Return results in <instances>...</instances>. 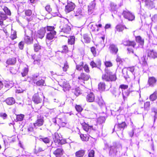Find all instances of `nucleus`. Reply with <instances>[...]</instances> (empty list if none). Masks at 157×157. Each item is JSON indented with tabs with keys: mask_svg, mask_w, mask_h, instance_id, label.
Segmentation results:
<instances>
[{
	"mask_svg": "<svg viewBox=\"0 0 157 157\" xmlns=\"http://www.w3.org/2000/svg\"><path fill=\"white\" fill-rule=\"evenodd\" d=\"M44 123V120L42 118H38L34 123V125L35 127L40 126L43 124Z\"/></svg>",
	"mask_w": 157,
	"mask_h": 157,
	"instance_id": "obj_17",
	"label": "nucleus"
},
{
	"mask_svg": "<svg viewBox=\"0 0 157 157\" xmlns=\"http://www.w3.org/2000/svg\"><path fill=\"white\" fill-rule=\"evenodd\" d=\"M83 63L82 62L81 64H77L76 65V70L79 71H82L83 68Z\"/></svg>",
	"mask_w": 157,
	"mask_h": 157,
	"instance_id": "obj_36",
	"label": "nucleus"
},
{
	"mask_svg": "<svg viewBox=\"0 0 157 157\" xmlns=\"http://www.w3.org/2000/svg\"><path fill=\"white\" fill-rule=\"evenodd\" d=\"M101 78L103 81L109 82V71H106L104 74L102 75Z\"/></svg>",
	"mask_w": 157,
	"mask_h": 157,
	"instance_id": "obj_23",
	"label": "nucleus"
},
{
	"mask_svg": "<svg viewBox=\"0 0 157 157\" xmlns=\"http://www.w3.org/2000/svg\"><path fill=\"white\" fill-rule=\"evenodd\" d=\"M53 153L56 157H60L63 154V150L61 148H57Z\"/></svg>",
	"mask_w": 157,
	"mask_h": 157,
	"instance_id": "obj_15",
	"label": "nucleus"
},
{
	"mask_svg": "<svg viewBox=\"0 0 157 157\" xmlns=\"http://www.w3.org/2000/svg\"><path fill=\"white\" fill-rule=\"evenodd\" d=\"M116 60L117 63H118L120 64L121 63L123 62L122 59L118 56H117Z\"/></svg>",
	"mask_w": 157,
	"mask_h": 157,
	"instance_id": "obj_54",
	"label": "nucleus"
},
{
	"mask_svg": "<svg viewBox=\"0 0 157 157\" xmlns=\"http://www.w3.org/2000/svg\"><path fill=\"white\" fill-rule=\"evenodd\" d=\"M75 7V4L71 2L69 3V12L73 10Z\"/></svg>",
	"mask_w": 157,
	"mask_h": 157,
	"instance_id": "obj_42",
	"label": "nucleus"
},
{
	"mask_svg": "<svg viewBox=\"0 0 157 157\" xmlns=\"http://www.w3.org/2000/svg\"><path fill=\"white\" fill-rule=\"evenodd\" d=\"M60 139V142L59 143V146L61 144H64L66 143V140L65 139H63L62 137V139Z\"/></svg>",
	"mask_w": 157,
	"mask_h": 157,
	"instance_id": "obj_61",
	"label": "nucleus"
},
{
	"mask_svg": "<svg viewBox=\"0 0 157 157\" xmlns=\"http://www.w3.org/2000/svg\"><path fill=\"white\" fill-rule=\"evenodd\" d=\"M96 4L94 2H92L88 6V12L89 14H91L93 12Z\"/></svg>",
	"mask_w": 157,
	"mask_h": 157,
	"instance_id": "obj_11",
	"label": "nucleus"
},
{
	"mask_svg": "<svg viewBox=\"0 0 157 157\" xmlns=\"http://www.w3.org/2000/svg\"><path fill=\"white\" fill-rule=\"evenodd\" d=\"M46 32V29L45 28L41 29L38 32V36L40 39H42L44 36Z\"/></svg>",
	"mask_w": 157,
	"mask_h": 157,
	"instance_id": "obj_14",
	"label": "nucleus"
},
{
	"mask_svg": "<svg viewBox=\"0 0 157 157\" xmlns=\"http://www.w3.org/2000/svg\"><path fill=\"white\" fill-rule=\"evenodd\" d=\"M90 64L92 68L96 67H97V65L96 63L93 61H92L90 62Z\"/></svg>",
	"mask_w": 157,
	"mask_h": 157,
	"instance_id": "obj_53",
	"label": "nucleus"
},
{
	"mask_svg": "<svg viewBox=\"0 0 157 157\" xmlns=\"http://www.w3.org/2000/svg\"><path fill=\"white\" fill-rule=\"evenodd\" d=\"M98 103L100 106H102L104 104V102L102 99H99Z\"/></svg>",
	"mask_w": 157,
	"mask_h": 157,
	"instance_id": "obj_55",
	"label": "nucleus"
},
{
	"mask_svg": "<svg viewBox=\"0 0 157 157\" xmlns=\"http://www.w3.org/2000/svg\"><path fill=\"white\" fill-rule=\"evenodd\" d=\"M128 86L127 85L122 84L120 85L119 88L121 89L125 90L128 88Z\"/></svg>",
	"mask_w": 157,
	"mask_h": 157,
	"instance_id": "obj_49",
	"label": "nucleus"
},
{
	"mask_svg": "<svg viewBox=\"0 0 157 157\" xmlns=\"http://www.w3.org/2000/svg\"><path fill=\"white\" fill-rule=\"evenodd\" d=\"M33 47L35 51L36 52L38 51L41 49V46L38 43L34 44Z\"/></svg>",
	"mask_w": 157,
	"mask_h": 157,
	"instance_id": "obj_32",
	"label": "nucleus"
},
{
	"mask_svg": "<svg viewBox=\"0 0 157 157\" xmlns=\"http://www.w3.org/2000/svg\"><path fill=\"white\" fill-rule=\"evenodd\" d=\"M33 101L35 103L37 104L40 103L41 101L42 100L40 99H33Z\"/></svg>",
	"mask_w": 157,
	"mask_h": 157,
	"instance_id": "obj_59",
	"label": "nucleus"
},
{
	"mask_svg": "<svg viewBox=\"0 0 157 157\" xmlns=\"http://www.w3.org/2000/svg\"><path fill=\"white\" fill-rule=\"evenodd\" d=\"M45 9L46 11H47L49 13H50L52 10V8L50 7V5L47 6L45 7Z\"/></svg>",
	"mask_w": 157,
	"mask_h": 157,
	"instance_id": "obj_57",
	"label": "nucleus"
},
{
	"mask_svg": "<svg viewBox=\"0 0 157 157\" xmlns=\"http://www.w3.org/2000/svg\"><path fill=\"white\" fill-rule=\"evenodd\" d=\"M80 137L81 140L83 141H87L89 139V136L86 134H81L80 135Z\"/></svg>",
	"mask_w": 157,
	"mask_h": 157,
	"instance_id": "obj_29",
	"label": "nucleus"
},
{
	"mask_svg": "<svg viewBox=\"0 0 157 157\" xmlns=\"http://www.w3.org/2000/svg\"><path fill=\"white\" fill-rule=\"evenodd\" d=\"M63 50L62 52L66 53L68 52V48L67 46L65 45L63 47Z\"/></svg>",
	"mask_w": 157,
	"mask_h": 157,
	"instance_id": "obj_52",
	"label": "nucleus"
},
{
	"mask_svg": "<svg viewBox=\"0 0 157 157\" xmlns=\"http://www.w3.org/2000/svg\"><path fill=\"white\" fill-rule=\"evenodd\" d=\"M152 112L155 113V115L154 116L155 118L157 119V110L154 108L152 110Z\"/></svg>",
	"mask_w": 157,
	"mask_h": 157,
	"instance_id": "obj_63",
	"label": "nucleus"
},
{
	"mask_svg": "<svg viewBox=\"0 0 157 157\" xmlns=\"http://www.w3.org/2000/svg\"><path fill=\"white\" fill-rule=\"evenodd\" d=\"M85 153V151L83 149H80L76 151L75 153V156L77 157H83Z\"/></svg>",
	"mask_w": 157,
	"mask_h": 157,
	"instance_id": "obj_20",
	"label": "nucleus"
},
{
	"mask_svg": "<svg viewBox=\"0 0 157 157\" xmlns=\"http://www.w3.org/2000/svg\"><path fill=\"white\" fill-rule=\"evenodd\" d=\"M157 82L156 78L154 76L148 77L147 83L150 86H153L156 84Z\"/></svg>",
	"mask_w": 157,
	"mask_h": 157,
	"instance_id": "obj_10",
	"label": "nucleus"
},
{
	"mask_svg": "<svg viewBox=\"0 0 157 157\" xmlns=\"http://www.w3.org/2000/svg\"><path fill=\"white\" fill-rule=\"evenodd\" d=\"M147 57L155 59L157 58V52L154 50L148 49L146 51Z\"/></svg>",
	"mask_w": 157,
	"mask_h": 157,
	"instance_id": "obj_6",
	"label": "nucleus"
},
{
	"mask_svg": "<svg viewBox=\"0 0 157 157\" xmlns=\"http://www.w3.org/2000/svg\"><path fill=\"white\" fill-rule=\"evenodd\" d=\"M150 98H157V91H155L150 95Z\"/></svg>",
	"mask_w": 157,
	"mask_h": 157,
	"instance_id": "obj_51",
	"label": "nucleus"
},
{
	"mask_svg": "<svg viewBox=\"0 0 157 157\" xmlns=\"http://www.w3.org/2000/svg\"><path fill=\"white\" fill-rule=\"evenodd\" d=\"M150 104V102H146L144 104V108L145 110H148L149 109Z\"/></svg>",
	"mask_w": 157,
	"mask_h": 157,
	"instance_id": "obj_38",
	"label": "nucleus"
},
{
	"mask_svg": "<svg viewBox=\"0 0 157 157\" xmlns=\"http://www.w3.org/2000/svg\"><path fill=\"white\" fill-rule=\"evenodd\" d=\"M25 14L27 16H30L32 14V12L30 10H27L25 11Z\"/></svg>",
	"mask_w": 157,
	"mask_h": 157,
	"instance_id": "obj_56",
	"label": "nucleus"
},
{
	"mask_svg": "<svg viewBox=\"0 0 157 157\" xmlns=\"http://www.w3.org/2000/svg\"><path fill=\"white\" fill-rule=\"evenodd\" d=\"M127 28L124 26L121 25H118L116 27V32H122L124 29Z\"/></svg>",
	"mask_w": 157,
	"mask_h": 157,
	"instance_id": "obj_19",
	"label": "nucleus"
},
{
	"mask_svg": "<svg viewBox=\"0 0 157 157\" xmlns=\"http://www.w3.org/2000/svg\"><path fill=\"white\" fill-rule=\"evenodd\" d=\"M7 17L6 14L3 12H0V25L2 26L3 25V21L6 19Z\"/></svg>",
	"mask_w": 157,
	"mask_h": 157,
	"instance_id": "obj_16",
	"label": "nucleus"
},
{
	"mask_svg": "<svg viewBox=\"0 0 157 157\" xmlns=\"http://www.w3.org/2000/svg\"><path fill=\"white\" fill-rule=\"evenodd\" d=\"M110 52L113 54H116L118 51V48L117 46L114 44H110L109 47Z\"/></svg>",
	"mask_w": 157,
	"mask_h": 157,
	"instance_id": "obj_4",
	"label": "nucleus"
},
{
	"mask_svg": "<svg viewBox=\"0 0 157 157\" xmlns=\"http://www.w3.org/2000/svg\"><path fill=\"white\" fill-rule=\"evenodd\" d=\"M122 14L124 18L128 21H132L135 18V16L131 12L127 10H124Z\"/></svg>",
	"mask_w": 157,
	"mask_h": 157,
	"instance_id": "obj_2",
	"label": "nucleus"
},
{
	"mask_svg": "<svg viewBox=\"0 0 157 157\" xmlns=\"http://www.w3.org/2000/svg\"><path fill=\"white\" fill-rule=\"evenodd\" d=\"M5 101L7 105H13L15 103L14 99H6Z\"/></svg>",
	"mask_w": 157,
	"mask_h": 157,
	"instance_id": "obj_27",
	"label": "nucleus"
},
{
	"mask_svg": "<svg viewBox=\"0 0 157 157\" xmlns=\"http://www.w3.org/2000/svg\"><path fill=\"white\" fill-rule=\"evenodd\" d=\"M123 45L125 46L131 47L134 48L136 45V43L134 40H126L123 42Z\"/></svg>",
	"mask_w": 157,
	"mask_h": 157,
	"instance_id": "obj_5",
	"label": "nucleus"
},
{
	"mask_svg": "<svg viewBox=\"0 0 157 157\" xmlns=\"http://www.w3.org/2000/svg\"><path fill=\"white\" fill-rule=\"evenodd\" d=\"M75 108L76 110L78 112H80L83 110L82 107L80 105H76L75 106Z\"/></svg>",
	"mask_w": 157,
	"mask_h": 157,
	"instance_id": "obj_37",
	"label": "nucleus"
},
{
	"mask_svg": "<svg viewBox=\"0 0 157 157\" xmlns=\"http://www.w3.org/2000/svg\"><path fill=\"white\" fill-rule=\"evenodd\" d=\"M91 29L92 31H98L99 30V29L97 28L96 29L94 26L93 25H92L91 27Z\"/></svg>",
	"mask_w": 157,
	"mask_h": 157,
	"instance_id": "obj_60",
	"label": "nucleus"
},
{
	"mask_svg": "<svg viewBox=\"0 0 157 157\" xmlns=\"http://www.w3.org/2000/svg\"><path fill=\"white\" fill-rule=\"evenodd\" d=\"M122 72L125 78H130L131 74L129 73V71H127V69H126V70H123Z\"/></svg>",
	"mask_w": 157,
	"mask_h": 157,
	"instance_id": "obj_28",
	"label": "nucleus"
},
{
	"mask_svg": "<svg viewBox=\"0 0 157 157\" xmlns=\"http://www.w3.org/2000/svg\"><path fill=\"white\" fill-rule=\"evenodd\" d=\"M105 89V85L104 82H100L98 84V89L101 91H104Z\"/></svg>",
	"mask_w": 157,
	"mask_h": 157,
	"instance_id": "obj_24",
	"label": "nucleus"
},
{
	"mask_svg": "<svg viewBox=\"0 0 157 157\" xmlns=\"http://www.w3.org/2000/svg\"><path fill=\"white\" fill-rule=\"evenodd\" d=\"M52 139L53 142H52V145L53 147H56L59 146V143L60 142V139H62L61 135H59L58 133H55L52 135Z\"/></svg>",
	"mask_w": 157,
	"mask_h": 157,
	"instance_id": "obj_1",
	"label": "nucleus"
},
{
	"mask_svg": "<svg viewBox=\"0 0 157 157\" xmlns=\"http://www.w3.org/2000/svg\"><path fill=\"white\" fill-rule=\"evenodd\" d=\"M127 125L125 121L122 122L121 123L116 124L115 126V128H116L117 131H119L122 129H124L127 127Z\"/></svg>",
	"mask_w": 157,
	"mask_h": 157,
	"instance_id": "obj_9",
	"label": "nucleus"
},
{
	"mask_svg": "<svg viewBox=\"0 0 157 157\" xmlns=\"http://www.w3.org/2000/svg\"><path fill=\"white\" fill-rule=\"evenodd\" d=\"M109 82L115 81L117 79L116 74L111 71H109Z\"/></svg>",
	"mask_w": 157,
	"mask_h": 157,
	"instance_id": "obj_12",
	"label": "nucleus"
},
{
	"mask_svg": "<svg viewBox=\"0 0 157 157\" xmlns=\"http://www.w3.org/2000/svg\"><path fill=\"white\" fill-rule=\"evenodd\" d=\"M105 65L106 67H110L113 66L112 63L110 61H106L105 62Z\"/></svg>",
	"mask_w": 157,
	"mask_h": 157,
	"instance_id": "obj_43",
	"label": "nucleus"
},
{
	"mask_svg": "<svg viewBox=\"0 0 157 157\" xmlns=\"http://www.w3.org/2000/svg\"><path fill=\"white\" fill-rule=\"evenodd\" d=\"M40 140L43 141L46 144L48 143L50 141V139L48 137H45L44 138H40Z\"/></svg>",
	"mask_w": 157,
	"mask_h": 157,
	"instance_id": "obj_45",
	"label": "nucleus"
},
{
	"mask_svg": "<svg viewBox=\"0 0 157 157\" xmlns=\"http://www.w3.org/2000/svg\"><path fill=\"white\" fill-rule=\"evenodd\" d=\"M105 120L106 118L105 117L100 116L97 119V123L98 124H101L105 122Z\"/></svg>",
	"mask_w": 157,
	"mask_h": 157,
	"instance_id": "obj_25",
	"label": "nucleus"
},
{
	"mask_svg": "<svg viewBox=\"0 0 157 157\" xmlns=\"http://www.w3.org/2000/svg\"><path fill=\"white\" fill-rule=\"evenodd\" d=\"M82 37L84 40V42L86 43H89L90 41V38L89 35L88 33H85L83 35Z\"/></svg>",
	"mask_w": 157,
	"mask_h": 157,
	"instance_id": "obj_22",
	"label": "nucleus"
},
{
	"mask_svg": "<svg viewBox=\"0 0 157 157\" xmlns=\"http://www.w3.org/2000/svg\"><path fill=\"white\" fill-rule=\"evenodd\" d=\"M90 78V76L89 75L87 74L84 73H81L78 77V79L79 81H87Z\"/></svg>",
	"mask_w": 157,
	"mask_h": 157,
	"instance_id": "obj_7",
	"label": "nucleus"
},
{
	"mask_svg": "<svg viewBox=\"0 0 157 157\" xmlns=\"http://www.w3.org/2000/svg\"><path fill=\"white\" fill-rule=\"evenodd\" d=\"M90 49V51L94 57H96L98 55L96 48L94 46L91 47Z\"/></svg>",
	"mask_w": 157,
	"mask_h": 157,
	"instance_id": "obj_26",
	"label": "nucleus"
},
{
	"mask_svg": "<svg viewBox=\"0 0 157 157\" xmlns=\"http://www.w3.org/2000/svg\"><path fill=\"white\" fill-rule=\"evenodd\" d=\"M16 62V60L15 58H10L7 60L6 63L8 64L12 65L15 64Z\"/></svg>",
	"mask_w": 157,
	"mask_h": 157,
	"instance_id": "obj_30",
	"label": "nucleus"
},
{
	"mask_svg": "<svg viewBox=\"0 0 157 157\" xmlns=\"http://www.w3.org/2000/svg\"><path fill=\"white\" fill-rule=\"evenodd\" d=\"M75 37L74 36H71L69 39V44H74L75 40Z\"/></svg>",
	"mask_w": 157,
	"mask_h": 157,
	"instance_id": "obj_44",
	"label": "nucleus"
},
{
	"mask_svg": "<svg viewBox=\"0 0 157 157\" xmlns=\"http://www.w3.org/2000/svg\"><path fill=\"white\" fill-rule=\"evenodd\" d=\"M11 38L13 40L17 38L16 32L14 30H12L10 36Z\"/></svg>",
	"mask_w": 157,
	"mask_h": 157,
	"instance_id": "obj_35",
	"label": "nucleus"
},
{
	"mask_svg": "<svg viewBox=\"0 0 157 157\" xmlns=\"http://www.w3.org/2000/svg\"><path fill=\"white\" fill-rule=\"evenodd\" d=\"M95 152L94 150H92L89 152L88 154V157H94V156Z\"/></svg>",
	"mask_w": 157,
	"mask_h": 157,
	"instance_id": "obj_48",
	"label": "nucleus"
},
{
	"mask_svg": "<svg viewBox=\"0 0 157 157\" xmlns=\"http://www.w3.org/2000/svg\"><path fill=\"white\" fill-rule=\"evenodd\" d=\"M95 96L94 93L91 92H90L88 94L87 96V98H94Z\"/></svg>",
	"mask_w": 157,
	"mask_h": 157,
	"instance_id": "obj_47",
	"label": "nucleus"
},
{
	"mask_svg": "<svg viewBox=\"0 0 157 157\" xmlns=\"http://www.w3.org/2000/svg\"><path fill=\"white\" fill-rule=\"evenodd\" d=\"M28 67H25L24 69L23 72L21 73L23 77L25 76L28 74Z\"/></svg>",
	"mask_w": 157,
	"mask_h": 157,
	"instance_id": "obj_46",
	"label": "nucleus"
},
{
	"mask_svg": "<svg viewBox=\"0 0 157 157\" xmlns=\"http://www.w3.org/2000/svg\"><path fill=\"white\" fill-rule=\"evenodd\" d=\"M144 2V6L149 10H151L155 7V4L153 1L145 0Z\"/></svg>",
	"mask_w": 157,
	"mask_h": 157,
	"instance_id": "obj_3",
	"label": "nucleus"
},
{
	"mask_svg": "<svg viewBox=\"0 0 157 157\" xmlns=\"http://www.w3.org/2000/svg\"><path fill=\"white\" fill-rule=\"evenodd\" d=\"M55 28L54 26H47L46 27L47 30L48 31H50V32L52 31H54V29Z\"/></svg>",
	"mask_w": 157,
	"mask_h": 157,
	"instance_id": "obj_58",
	"label": "nucleus"
},
{
	"mask_svg": "<svg viewBox=\"0 0 157 157\" xmlns=\"http://www.w3.org/2000/svg\"><path fill=\"white\" fill-rule=\"evenodd\" d=\"M55 31H52L49 33H48L47 35V38L49 40H51L54 38L55 36L56 35Z\"/></svg>",
	"mask_w": 157,
	"mask_h": 157,
	"instance_id": "obj_18",
	"label": "nucleus"
},
{
	"mask_svg": "<svg viewBox=\"0 0 157 157\" xmlns=\"http://www.w3.org/2000/svg\"><path fill=\"white\" fill-rule=\"evenodd\" d=\"M125 68L127 69V71L130 72L132 73H134L135 68L134 66L125 67Z\"/></svg>",
	"mask_w": 157,
	"mask_h": 157,
	"instance_id": "obj_40",
	"label": "nucleus"
},
{
	"mask_svg": "<svg viewBox=\"0 0 157 157\" xmlns=\"http://www.w3.org/2000/svg\"><path fill=\"white\" fill-rule=\"evenodd\" d=\"M62 30L64 33L68 34L69 32V26H67L66 27H64L62 29Z\"/></svg>",
	"mask_w": 157,
	"mask_h": 157,
	"instance_id": "obj_50",
	"label": "nucleus"
},
{
	"mask_svg": "<svg viewBox=\"0 0 157 157\" xmlns=\"http://www.w3.org/2000/svg\"><path fill=\"white\" fill-rule=\"evenodd\" d=\"M135 39L136 42L139 43L141 45H144V40L140 36H138L135 37Z\"/></svg>",
	"mask_w": 157,
	"mask_h": 157,
	"instance_id": "obj_13",
	"label": "nucleus"
},
{
	"mask_svg": "<svg viewBox=\"0 0 157 157\" xmlns=\"http://www.w3.org/2000/svg\"><path fill=\"white\" fill-rule=\"evenodd\" d=\"M83 68L85 72L87 73H89L90 72V67L89 65L87 64H85L83 65Z\"/></svg>",
	"mask_w": 157,
	"mask_h": 157,
	"instance_id": "obj_34",
	"label": "nucleus"
},
{
	"mask_svg": "<svg viewBox=\"0 0 157 157\" xmlns=\"http://www.w3.org/2000/svg\"><path fill=\"white\" fill-rule=\"evenodd\" d=\"M117 152V149L115 148V147H110L109 151V155H113L116 154Z\"/></svg>",
	"mask_w": 157,
	"mask_h": 157,
	"instance_id": "obj_31",
	"label": "nucleus"
},
{
	"mask_svg": "<svg viewBox=\"0 0 157 157\" xmlns=\"http://www.w3.org/2000/svg\"><path fill=\"white\" fill-rule=\"evenodd\" d=\"M5 13L8 15H10L11 13L10 10L6 7H4L3 9Z\"/></svg>",
	"mask_w": 157,
	"mask_h": 157,
	"instance_id": "obj_41",
	"label": "nucleus"
},
{
	"mask_svg": "<svg viewBox=\"0 0 157 157\" xmlns=\"http://www.w3.org/2000/svg\"><path fill=\"white\" fill-rule=\"evenodd\" d=\"M36 85L39 86H44L45 85L44 81L43 80L41 79L37 81L36 83Z\"/></svg>",
	"mask_w": 157,
	"mask_h": 157,
	"instance_id": "obj_33",
	"label": "nucleus"
},
{
	"mask_svg": "<svg viewBox=\"0 0 157 157\" xmlns=\"http://www.w3.org/2000/svg\"><path fill=\"white\" fill-rule=\"evenodd\" d=\"M17 71V70L14 69L13 68H11L10 70V72L13 74H16Z\"/></svg>",
	"mask_w": 157,
	"mask_h": 157,
	"instance_id": "obj_62",
	"label": "nucleus"
},
{
	"mask_svg": "<svg viewBox=\"0 0 157 157\" xmlns=\"http://www.w3.org/2000/svg\"><path fill=\"white\" fill-rule=\"evenodd\" d=\"M80 123L83 129L86 132H88L90 130L92 129L93 126H90L88 124L86 123L85 122H83L81 121H80Z\"/></svg>",
	"mask_w": 157,
	"mask_h": 157,
	"instance_id": "obj_8",
	"label": "nucleus"
},
{
	"mask_svg": "<svg viewBox=\"0 0 157 157\" xmlns=\"http://www.w3.org/2000/svg\"><path fill=\"white\" fill-rule=\"evenodd\" d=\"M74 93L76 96L78 95L80 93V91L79 90L75 89L74 92Z\"/></svg>",
	"mask_w": 157,
	"mask_h": 157,
	"instance_id": "obj_64",
	"label": "nucleus"
},
{
	"mask_svg": "<svg viewBox=\"0 0 157 157\" xmlns=\"http://www.w3.org/2000/svg\"><path fill=\"white\" fill-rule=\"evenodd\" d=\"M24 117V115L22 114L17 115L16 119L18 121H21L23 120Z\"/></svg>",
	"mask_w": 157,
	"mask_h": 157,
	"instance_id": "obj_39",
	"label": "nucleus"
},
{
	"mask_svg": "<svg viewBox=\"0 0 157 157\" xmlns=\"http://www.w3.org/2000/svg\"><path fill=\"white\" fill-rule=\"evenodd\" d=\"M33 38L32 37L25 36L24 37V41L27 44H30L33 42Z\"/></svg>",
	"mask_w": 157,
	"mask_h": 157,
	"instance_id": "obj_21",
	"label": "nucleus"
}]
</instances>
